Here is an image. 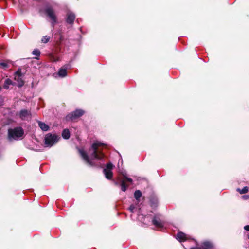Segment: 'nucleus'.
<instances>
[{
  "label": "nucleus",
  "mask_w": 249,
  "mask_h": 249,
  "mask_svg": "<svg viewBox=\"0 0 249 249\" xmlns=\"http://www.w3.org/2000/svg\"><path fill=\"white\" fill-rule=\"evenodd\" d=\"M102 145L100 142H95L92 145L91 148L89 150L90 156L89 157L86 153L83 150L79 149L78 151L81 157L87 164L90 166L95 164L94 160H101L104 157L103 154L101 152L99 147Z\"/></svg>",
  "instance_id": "obj_1"
},
{
  "label": "nucleus",
  "mask_w": 249,
  "mask_h": 249,
  "mask_svg": "<svg viewBox=\"0 0 249 249\" xmlns=\"http://www.w3.org/2000/svg\"><path fill=\"white\" fill-rule=\"evenodd\" d=\"M23 129L20 127H17L8 130V139L10 140H18L23 138Z\"/></svg>",
  "instance_id": "obj_2"
},
{
  "label": "nucleus",
  "mask_w": 249,
  "mask_h": 249,
  "mask_svg": "<svg viewBox=\"0 0 249 249\" xmlns=\"http://www.w3.org/2000/svg\"><path fill=\"white\" fill-rule=\"evenodd\" d=\"M60 137L55 135L47 134L45 137V144L47 147H51L54 143H56Z\"/></svg>",
  "instance_id": "obj_3"
},
{
  "label": "nucleus",
  "mask_w": 249,
  "mask_h": 249,
  "mask_svg": "<svg viewBox=\"0 0 249 249\" xmlns=\"http://www.w3.org/2000/svg\"><path fill=\"white\" fill-rule=\"evenodd\" d=\"M45 13L51 19V24L53 28L54 25L57 23V17L54 10L51 7H47L45 9Z\"/></svg>",
  "instance_id": "obj_4"
},
{
  "label": "nucleus",
  "mask_w": 249,
  "mask_h": 249,
  "mask_svg": "<svg viewBox=\"0 0 249 249\" xmlns=\"http://www.w3.org/2000/svg\"><path fill=\"white\" fill-rule=\"evenodd\" d=\"M84 113V111L81 109H76L75 111L69 114L67 117V120H74L81 116Z\"/></svg>",
  "instance_id": "obj_5"
},
{
  "label": "nucleus",
  "mask_w": 249,
  "mask_h": 249,
  "mask_svg": "<svg viewBox=\"0 0 249 249\" xmlns=\"http://www.w3.org/2000/svg\"><path fill=\"white\" fill-rule=\"evenodd\" d=\"M112 167V164L109 163L107 165L106 168L104 170V174L107 179H110L112 177V172L111 171Z\"/></svg>",
  "instance_id": "obj_6"
},
{
  "label": "nucleus",
  "mask_w": 249,
  "mask_h": 249,
  "mask_svg": "<svg viewBox=\"0 0 249 249\" xmlns=\"http://www.w3.org/2000/svg\"><path fill=\"white\" fill-rule=\"evenodd\" d=\"M19 116L22 120H25L31 117V113L30 111L23 109L20 111Z\"/></svg>",
  "instance_id": "obj_7"
},
{
  "label": "nucleus",
  "mask_w": 249,
  "mask_h": 249,
  "mask_svg": "<svg viewBox=\"0 0 249 249\" xmlns=\"http://www.w3.org/2000/svg\"><path fill=\"white\" fill-rule=\"evenodd\" d=\"M14 79L17 82L18 87H22L24 85V81L18 72L15 73Z\"/></svg>",
  "instance_id": "obj_8"
},
{
  "label": "nucleus",
  "mask_w": 249,
  "mask_h": 249,
  "mask_svg": "<svg viewBox=\"0 0 249 249\" xmlns=\"http://www.w3.org/2000/svg\"><path fill=\"white\" fill-rule=\"evenodd\" d=\"M153 224L157 228H162L164 226L163 223L157 218H154L152 220Z\"/></svg>",
  "instance_id": "obj_9"
},
{
  "label": "nucleus",
  "mask_w": 249,
  "mask_h": 249,
  "mask_svg": "<svg viewBox=\"0 0 249 249\" xmlns=\"http://www.w3.org/2000/svg\"><path fill=\"white\" fill-rule=\"evenodd\" d=\"M187 239L186 234L182 232H179L177 235V239L179 242H183Z\"/></svg>",
  "instance_id": "obj_10"
},
{
  "label": "nucleus",
  "mask_w": 249,
  "mask_h": 249,
  "mask_svg": "<svg viewBox=\"0 0 249 249\" xmlns=\"http://www.w3.org/2000/svg\"><path fill=\"white\" fill-rule=\"evenodd\" d=\"M75 18V16L74 14L72 13H69L68 14L67 18V22L68 23L71 24L73 22Z\"/></svg>",
  "instance_id": "obj_11"
},
{
  "label": "nucleus",
  "mask_w": 249,
  "mask_h": 249,
  "mask_svg": "<svg viewBox=\"0 0 249 249\" xmlns=\"http://www.w3.org/2000/svg\"><path fill=\"white\" fill-rule=\"evenodd\" d=\"M38 124L39 127L40 128V129L44 131H46L49 130V127L48 125H47L46 124H45L43 122H42L41 121H38Z\"/></svg>",
  "instance_id": "obj_12"
},
{
  "label": "nucleus",
  "mask_w": 249,
  "mask_h": 249,
  "mask_svg": "<svg viewBox=\"0 0 249 249\" xmlns=\"http://www.w3.org/2000/svg\"><path fill=\"white\" fill-rule=\"evenodd\" d=\"M12 85H13L12 80L9 78H7L5 80L3 85V88L4 89H8L9 88V86Z\"/></svg>",
  "instance_id": "obj_13"
},
{
  "label": "nucleus",
  "mask_w": 249,
  "mask_h": 249,
  "mask_svg": "<svg viewBox=\"0 0 249 249\" xmlns=\"http://www.w3.org/2000/svg\"><path fill=\"white\" fill-rule=\"evenodd\" d=\"M62 136L65 139H68L70 137V133L68 129H64L62 132Z\"/></svg>",
  "instance_id": "obj_14"
},
{
  "label": "nucleus",
  "mask_w": 249,
  "mask_h": 249,
  "mask_svg": "<svg viewBox=\"0 0 249 249\" xmlns=\"http://www.w3.org/2000/svg\"><path fill=\"white\" fill-rule=\"evenodd\" d=\"M58 74L59 76L61 77H65L67 75V71L65 69L61 68L58 73Z\"/></svg>",
  "instance_id": "obj_15"
},
{
  "label": "nucleus",
  "mask_w": 249,
  "mask_h": 249,
  "mask_svg": "<svg viewBox=\"0 0 249 249\" xmlns=\"http://www.w3.org/2000/svg\"><path fill=\"white\" fill-rule=\"evenodd\" d=\"M142 196V193L139 190H137L134 193V197L137 201H139L140 198Z\"/></svg>",
  "instance_id": "obj_16"
},
{
  "label": "nucleus",
  "mask_w": 249,
  "mask_h": 249,
  "mask_svg": "<svg viewBox=\"0 0 249 249\" xmlns=\"http://www.w3.org/2000/svg\"><path fill=\"white\" fill-rule=\"evenodd\" d=\"M121 190L123 192H125L127 189V186L126 185L125 180H123L121 182Z\"/></svg>",
  "instance_id": "obj_17"
},
{
  "label": "nucleus",
  "mask_w": 249,
  "mask_h": 249,
  "mask_svg": "<svg viewBox=\"0 0 249 249\" xmlns=\"http://www.w3.org/2000/svg\"><path fill=\"white\" fill-rule=\"evenodd\" d=\"M8 67V63L6 61H0V68L6 69Z\"/></svg>",
  "instance_id": "obj_18"
},
{
  "label": "nucleus",
  "mask_w": 249,
  "mask_h": 249,
  "mask_svg": "<svg viewBox=\"0 0 249 249\" xmlns=\"http://www.w3.org/2000/svg\"><path fill=\"white\" fill-rule=\"evenodd\" d=\"M237 191L240 193V194H244L248 192V188L247 187H244L242 189L239 188L237 189Z\"/></svg>",
  "instance_id": "obj_19"
},
{
  "label": "nucleus",
  "mask_w": 249,
  "mask_h": 249,
  "mask_svg": "<svg viewBox=\"0 0 249 249\" xmlns=\"http://www.w3.org/2000/svg\"><path fill=\"white\" fill-rule=\"evenodd\" d=\"M49 39H50V37L47 36H43L42 38L41 41H42V42H43L44 43H46L49 41Z\"/></svg>",
  "instance_id": "obj_20"
},
{
  "label": "nucleus",
  "mask_w": 249,
  "mask_h": 249,
  "mask_svg": "<svg viewBox=\"0 0 249 249\" xmlns=\"http://www.w3.org/2000/svg\"><path fill=\"white\" fill-rule=\"evenodd\" d=\"M121 174L123 175V176H124V178L128 181L132 183V179L129 178H128L126 176V173L125 172H121Z\"/></svg>",
  "instance_id": "obj_21"
},
{
  "label": "nucleus",
  "mask_w": 249,
  "mask_h": 249,
  "mask_svg": "<svg viewBox=\"0 0 249 249\" xmlns=\"http://www.w3.org/2000/svg\"><path fill=\"white\" fill-rule=\"evenodd\" d=\"M32 53L34 55L38 56L40 54V52L38 50L36 49L33 51Z\"/></svg>",
  "instance_id": "obj_22"
},
{
  "label": "nucleus",
  "mask_w": 249,
  "mask_h": 249,
  "mask_svg": "<svg viewBox=\"0 0 249 249\" xmlns=\"http://www.w3.org/2000/svg\"><path fill=\"white\" fill-rule=\"evenodd\" d=\"M211 246V245L208 242H205L203 244V247L206 249H208V248Z\"/></svg>",
  "instance_id": "obj_23"
},
{
  "label": "nucleus",
  "mask_w": 249,
  "mask_h": 249,
  "mask_svg": "<svg viewBox=\"0 0 249 249\" xmlns=\"http://www.w3.org/2000/svg\"><path fill=\"white\" fill-rule=\"evenodd\" d=\"M135 206H134V205H131L130 206L129 208V210H130L131 212H134V210H135Z\"/></svg>",
  "instance_id": "obj_24"
},
{
  "label": "nucleus",
  "mask_w": 249,
  "mask_h": 249,
  "mask_svg": "<svg viewBox=\"0 0 249 249\" xmlns=\"http://www.w3.org/2000/svg\"><path fill=\"white\" fill-rule=\"evenodd\" d=\"M244 229L247 231H249V225H246L244 227Z\"/></svg>",
  "instance_id": "obj_25"
},
{
  "label": "nucleus",
  "mask_w": 249,
  "mask_h": 249,
  "mask_svg": "<svg viewBox=\"0 0 249 249\" xmlns=\"http://www.w3.org/2000/svg\"><path fill=\"white\" fill-rule=\"evenodd\" d=\"M243 198L245 199H246L248 198V196H243Z\"/></svg>",
  "instance_id": "obj_26"
},
{
  "label": "nucleus",
  "mask_w": 249,
  "mask_h": 249,
  "mask_svg": "<svg viewBox=\"0 0 249 249\" xmlns=\"http://www.w3.org/2000/svg\"><path fill=\"white\" fill-rule=\"evenodd\" d=\"M192 249H200V248H192Z\"/></svg>",
  "instance_id": "obj_27"
},
{
  "label": "nucleus",
  "mask_w": 249,
  "mask_h": 249,
  "mask_svg": "<svg viewBox=\"0 0 249 249\" xmlns=\"http://www.w3.org/2000/svg\"><path fill=\"white\" fill-rule=\"evenodd\" d=\"M1 88L0 87V90H1Z\"/></svg>",
  "instance_id": "obj_28"
}]
</instances>
